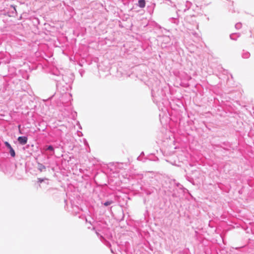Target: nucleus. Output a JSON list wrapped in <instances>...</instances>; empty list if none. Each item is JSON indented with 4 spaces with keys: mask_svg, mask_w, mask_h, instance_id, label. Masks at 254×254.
Listing matches in <instances>:
<instances>
[{
    "mask_svg": "<svg viewBox=\"0 0 254 254\" xmlns=\"http://www.w3.org/2000/svg\"><path fill=\"white\" fill-rule=\"evenodd\" d=\"M138 6L141 8H143L145 6V0H138Z\"/></svg>",
    "mask_w": 254,
    "mask_h": 254,
    "instance_id": "nucleus-2",
    "label": "nucleus"
},
{
    "mask_svg": "<svg viewBox=\"0 0 254 254\" xmlns=\"http://www.w3.org/2000/svg\"><path fill=\"white\" fill-rule=\"evenodd\" d=\"M47 150H51V151H54V148L51 145H50L48 147V148H47Z\"/></svg>",
    "mask_w": 254,
    "mask_h": 254,
    "instance_id": "nucleus-5",
    "label": "nucleus"
},
{
    "mask_svg": "<svg viewBox=\"0 0 254 254\" xmlns=\"http://www.w3.org/2000/svg\"><path fill=\"white\" fill-rule=\"evenodd\" d=\"M9 149V153H10L11 156L13 157H15V151L13 150V149L12 148H11Z\"/></svg>",
    "mask_w": 254,
    "mask_h": 254,
    "instance_id": "nucleus-3",
    "label": "nucleus"
},
{
    "mask_svg": "<svg viewBox=\"0 0 254 254\" xmlns=\"http://www.w3.org/2000/svg\"><path fill=\"white\" fill-rule=\"evenodd\" d=\"M19 131L20 133H21L20 129H19Z\"/></svg>",
    "mask_w": 254,
    "mask_h": 254,
    "instance_id": "nucleus-10",
    "label": "nucleus"
},
{
    "mask_svg": "<svg viewBox=\"0 0 254 254\" xmlns=\"http://www.w3.org/2000/svg\"><path fill=\"white\" fill-rule=\"evenodd\" d=\"M39 181L40 182H42L43 181V180H42V179H39Z\"/></svg>",
    "mask_w": 254,
    "mask_h": 254,
    "instance_id": "nucleus-8",
    "label": "nucleus"
},
{
    "mask_svg": "<svg viewBox=\"0 0 254 254\" xmlns=\"http://www.w3.org/2000/svg\"><path fill=\"white\" fill-rule=\"evenodd\" d=\"M111 203H112L111 201H107L104 203V205L105 206H108V205H110Z\"/></svg>",
    "mask_w": 254,
    "mask_h": 254,
    "instance_id": "nucleus-6",
    "label": "nucleus"
},
{
    "mask_svg": "<svg viewBox=\"0 0 254 254\" xmlns=\"http://www.w3.org/2000/svg\"><path fill=\"white\" fill-rule=\"evenodd\" d=\"M17 140L18 142L21 145H24L27 143L28 138L26 136H19Z\"/></svg>",
    "mask_w": 254,
    "mask_h": 254,
    "instance_id": "nucleus-1",
    "label": "nucleus"
},
{
    "mask_svg": "<svg viewBox=\"0 0 254 254\" xmlns=\"http://www.w3.org/2000/svg\"><path fill=\"white\" fill-rule=\"evenodd\" d=\"M4 144L5 145V146L8 148V149H10L11 148H12L11 146L10 145V144L7 141H5L4 142Z\"/></svg>",
    "mask_w": 254,
    "mask_h": 254,
    "instance_id": "nucleus-4",
    "label": "nucleus"
},
{
    "mask_svg": "<svg viewBox=\"0 0 254 254\" xmlns=\"http://www.w3.org/2000/svg\"><path fill=\"white\" fill-rule=\"evenodd\" d=\"M42 169H45V167L44 166H42L41 168H40L41 171L42 170Z\"/></svg>",
    "mask_w": 254,
    "mask_h": 254,
    "instance_id": "nucleus-7",
    "label": "nucleus"
},
{
    "mask_svg": "<svg viewBox=\"0 0 254 254\" xmlns=\"http://www.w3.org/2000/svg\"><path fill=\"white\" fill-rule=\"evenodd\" d=\"M18 127L19 129H20V125H19Z\"/></svg>",
    "mask_w": 254,
    "mask_h": 254,
    "instance_id": "nucleus-9",
    "label": "nucleus"
}]
</instances>
